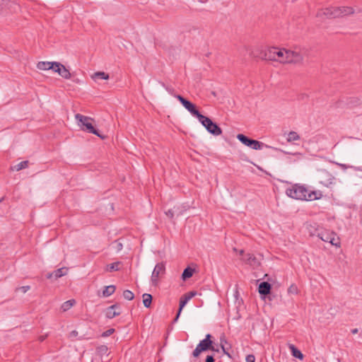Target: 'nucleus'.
Returning a JSON list of instances; mask_svg holds the SVG:
<instances>
[{"instance_id":"1","label":"nucleus","mask_w":362,"mask_h":362,"mask_svg":"<svg viewBox=\"0 0 362 362\" xmlns=\"http://www.w3.org/2000/svg\"><path fill=\"white\" fill-rule=\"evenodd\" d=\"M288 197L301 201H313L317 199V194L307 187L295 184L288 187L286 190Z\"/></svg>"},{"instance_id":"2","label":"nucleus","mask_w":362,"mask_h":362,"mask_svg":"<svg viewBox=\"0 0 362 362\" xmlns=\"http://www.w3.org/2000/svg\"><path fill=\"white\" fill-rule=\"evenodd\" d=\"M287 49L272 47L267 50L262 52L259 56L252 54L255 57H259L262 59H266L276 62L280 64H286Z\"/></svg>"},{"instance_id":"3","label":"nucleus","mask_w":362,"mask_h":362,"mask_svg":"<svg viewBox=\"0 0 362 362\" xmlns=\"http://www.w3.org/2000/svg\"><path fill=\"white\" fill-rule=\"evenodd\" d=\"M355 9L351 6H329L322 9V14L327 18H339L353 14Z\"/></svg>"},{"instance_id":"4","label":"nucleus","mask_w":362,"mask_h":362,"mask_svg":"<svg viewBox=\"0 0 362 362\" xmlns=\"http://www.w3.org/2000/svg\"><path fill=\"white\" fill-rule=\"evenodd\" d=\"M75 119L77 122L78 126L81 130L87 131L90 133L95 134L103 139L105 138V136L100 135L99 132L94 128L93 125V119L91 117L81 114H76L75 115Z\"/></svg>"},{"instance_id":"5","label":"nucleus","mask_w":362,"mask_h":362,"mask_svg":"<svg viewBox=\"0 0 362 362\" xmlns=\"http://www.w3.org/2000/svg\"><path fill=\"white\" fill-rule=\"evenodd\" d=\"M211 335L209 334H207L205 337V339L200 341L199 344L197 346L196 349L193 351V356L194 357H197L199 356V354L203 352L206 351L207 350H211L213 351H218V349H216L214 346V342L211 340Z\"/></svg>"},{"instance_id":"6","label":"nucleus","mask_w":362,"mask_h":362,"mask_svg":"<svg viewBox=\"0 0 362 362\" xmlns=\"http://www.w3.org/2000/svg\"><path fill=\"white\" fill-rule=\"evenodd\" d=\"M199 121L210 134L214 136H219L222 134L221 129L216 124L214 123L210 118L202 115L199 119Z\"/></svg>"},{"instance_id":"7","label":"nucleus","mask_w":362,"mask_h":362,"mask_svg":"<svg viewBox=\"0 0 362 362\" xmlns=\"http://www.w3.org/2000/svg\"><path fill=\"white\" fill-rule=\"evenodd\" d=\"M237 139L245 146H248L254 150H260L264 146L268 147V146L264 145L263 143L248 138L247 136H245L244 134H239L237 135Z\"/></svg>"},{"instance_id":"8","label":"nucleus","mask_w":362,"mask_h":362,"mask_svg":"<svg viewBox=\"0 0 362 362\" xmlns=\"http://www.w3.org/2000/svg\"><path fill=\"white\" fill-rule=\"evenodd\" d=\"M303 57L300 52L287 49L286 64H297L303 62Z\"/></svg>"},{"instance_id":"9","label":"nucleus","mask_w":362,"mask_h":362,"mask_svg":"<svg viewBox=\"0 0 362 362\" xmlns=\"http://www.w3.org/2000/svg\"><path fill=\"white\" fill-rule=\"evenodd\" d=\"M176 98L182 103V105L194 116L197 117L198 119L203 115L200 114L199 111L196 109L195 105L191 102L187 100L185 98L182 97L180 95L175 96Z\"/></svg>"},{"instance_id":"10","label":"nucleus","mask_w":362,"mask_h":362,"mask_svg":"<svg viewBox=\"0 0 362 362\" xmlns=\"http://www.w3.org/2000/svg\"><path fill=\"white\" fill-rule=\"evenodd\" d=\"M52 71L58 74L59 76H62L65 79H70L71 78V74L69 70L66 69L64 65L59 62H54Z\"/></svg>"},{"instance_id":"11","label":"nucleus","mask_w":362,"mask_h":362,"mask_svg":"<svg viewBox=\"0 0 362 362\" xmlns=\"http://www.w3.org/2000/svg\"><path fill=\"white\" fill-rule=\"evenodd\" d=\"M165 265L163 263H158L156 265L151 275V283L156 286L159 281L160 276L165 273Z\"/></svg>"},{"instance_id":"12","label":"nucleus","mask_w":362,"mask_h":362,"mask_svg":"<svg viewBox=\"0 0 362 362\" xmlns=\"http://www.w3.org/2000/svg\"><path fill=\"white\" fill-rule=\"evenodd\" d=\"M196 295H197V292L196 291H189V292L186 293L185 294H184L180 298V307H179L178 313H177V314L176 315V317H175V320H177L178 319V317H179V316H180L182 309L186 305L187 302L189 300H190Z\"/></svg>"},{"instance_id":"13","label":"nucleus","mask_w":362,"mask_h":362,"mask_svg":"<svg viewBox=\"0 0 362 362\" xmlns=\"http://www.w3.org/2000/svg\"><path fill=\"white\" fill-rule=\"evenodd\" d=\"M122 313L121 307L117 305H112L108 308H107L105 310V316L109 319H112L118 315H119Z\"/></svg>"},{"instance_id":"14","label":"nucleus","mask_w":362,"mask_h":362,"mask_svg":"<svg viewBox=\"0 0 362 362\" xmlns=\"http://www.w3.org/2000/svg\"><path fill=\"white\" fill-rule=\"evenodd\" d=\"M320 182L325 185L329 186L332 185L334 180V177L326 170H320L319 175Z\"/></svg>"},{"instance_id":"15","label":"nucleus","mask_w":362,"mask_h":362,"mask_svg":"<svg viewBox=\"0 0 362 362\" xmlns=\"http://www.w3.org/2000/svg\"><path fill=\"white\" fill-rule=\"evenodd\" d=\"M243 260L245 263L248 264L249 265L254 268L257 267L260 264L259 259H257L256 257L250 254L245 255L243 258Z\"/></svg>"},{"instance_id":"16","label":"nucleus","mask_w":362,"mask_h":362,"mask_svg":"<svg viewBox=\"0 0 362 362\" xmlns=\"http://www.w3.org/2000/svg\"><path fill=\"white\" fill-rule=\"evenodd\" d=\"M69 269L67 267H62L60 269H57L53 273L49 274L47 276L48 279L52 277H54L55 279L60 278L63 276H65L68 273Z\"/></svg>"},{"instance_id":"17","label":"nucleus","mask_w":362,"mask_h":362,"mask_svg":"<svg viewBox=\"0 0 362 362\" xmlns=\"http://www.w3.org/2000/svg\"><path fill=\"white\" fill-rule=\"evenodd\" d=\"M54 62H39L37 64V68L41 71H52Z\"/></svg>"},{"instance_id":"18","label":"nucleus","mask_w":362,"mask_h":362,"mask_svg":"<svg viewBox=\"0 0 362 362\" xmlns=\"http://www.w3.org/2000/svg\"><path fill=\"white\" fill-rule=\"evenodd\" d=\"M271 285L267 282H262L258 287V291L260 294L267 295L270 293Z\"/></svg>"},{"instance_id":"19","label":"nucleus","mask_w":362,"mask_h":362,"mask_svg":"<svg viewBox=\"0 0 362 362\" xmlns=\"http://www.w3.org/2000/svg\"><path fill=\"white\" fill-rule=\"evenodd\" d=\"M76 300L74 299H71L67 301L64 302L60 307V310L62 312L64 313L69 310L71 308H73L76 305Z\"/></svg>"},{"instance_id":"20","label":"nucleus","mask_w":362,"mask_h":362,"mask_svg":"<svg viewBox=\"0 0 362 362\" xmlns=\"http://www.w3.org/2000/svg\"><path fill=\"white\" fill-rule=\"evenodd\" d=\"M109 78V74L104 71H97L91 75V78L95 81H97L98 79L108 80Z\"/></svg>"},{"instance_id":"21","label":"nucleus","mask_w":362,"mask_h":362,"mask_svg":"<svg viewBox=\"0 0 362 362\" xmlns=\"http://www.w3.org/2000/svg\"><path fill=\"white\" fill-rule=\"evenodd\" d=\"M115 290L116 288L114 285L105 286L103 291L102 296L105 298L109 297L115 293Z\"/></svg>"},{"instance_id":"22","label":"nucleus","mask_w":362,"mask_h":362,"mask_svg":"<svg viewBox=\"0 0 362 362\" xmlns=\"http://www.w3.org/2000/svg\"><path fill=\"white\" fill-rule=\"evenodd\" d=\"M300 136L299 134L296 132H289L287 134H286V141L288 143H291V142H293V141H298L300 139Z\"/></svg>"},{"instance_id":"23","label":"nucleus","mask_w":362,"mask_h":362,"mask_svg":"<svg viewBox=\"0 0 362 362\" xmlns=\"http://www.w3.org/2000/svg\"><path fill=\"white\" fill-rule=\"evenodd\" d=\"M288 347L293 357L299 358L300 360L303 358V354L293 344H289Z\"/></svg>"},{"instance_id":"24","label":"nucleus","mask_w":362,"mask_h":362,"mask_svg":"<svg viewBox=\"0 0 362 362\" xmlns=\"http://www.w3.org/2000/svg\"><path fill=\"white\" fill-rule=\"evenodd\" d=\"M28 166V161L24 160V161H22L13 166H11V170L12 171H19L22 169L26 168Z\"/></svg>"},{"instance_id":"25","label":"nucleus","mask_w":362,"mask_h":362,"mask_svg":"<svg viewBox=\"0 0 362 362\" xmlns=\"http://www.w3.org/2000/svg\"><path fill=\"white\" fill-rule=\"evenodd\" d=\"M143 304L146 308H149L152 302V296L148 293H144L142 296Z\"/></svg>"},{"instance_id":"26","label":"nucleus","mask_w":362,"mask_h":362,"mask_svg":"<svg viewBox=\"0 0 362 362\" xmlns=\"http://www.w3.org/2000/svg\"><path fill=\"white\" fill-rule=\"evenodd\" d=\"M119 265H120V262H119L107 264L106 266L105 271L109 272H111L113 271H118L119 269Z\"/></svg>"},{"instance_id":"27","label":"nucleus","mask_w":362,"mask_h":362,"mask_svg":"<svg viewBox=\"0 0 362 362\" xmlns=\"http://www.w3.org/2000/svg\"><path fill=\"white\" fill-rule=\"evenodd\" d=\"M193 274H194V269L190 267H187L184 270V272L182 274V279L184 281H185L186 279L192 277Z\"/></svg>"},{"instance_id":"28","label":"nucleus","mask_w":362,"mask_h":362,"mask_svg":"<svg viewBox=\"0 0 362 362\" xmlns=\"http://www.w3.org/2000/svg\"><path fill=\"white\" fill-rule=\"evenodd\" d=\"M322 240L325 242H329L332 245H334L336 247H340V243L337 239H335L334 238H322Z\"/></svg>"},{"instance_id":"29","label":"nucleus","mask_w":362,"mask_h":362,"mask_svg":"<svg viewBox=\"0 0 362 362\" xmlns=\"http://www.w3.org/2000/svg\"><path fill=\"white\" fill-rule=\"evenodd\" d=\"M288 293L291 295H297L298 293V288L296 285L292 284L288 288Z\"/></svg>"},{"instance_id":"30","label":"nucleus","mask_w":362,"mask_h":362,"mask_svg":"<svg viewBox=\"0 0 362 362\" xmlns=\"http://www.w3.org/2000/svg\"><path fill=\"white\" fill-rule=\"evenodd\" d=\"M123 297L126 299V300H132L134 297V293L129 291V290H126L123 292Z\"/></svg>"},{"instance_id":"31","label":"nucleus","mask_w":362,"mask_h":362,"mask_svg":"<svg viewBox=\"0 0 362 362\" xmlns=\"http://www.w3.org/2000/svg\"><path fill=\"white\" fill-rule=\"evenodd\" d=\"M98 351L100 354H106L107 352V347L104 345L100 346L98 347Z\"/></svg>"},{"instance_id":"32","label":"nucleus","mask_w":362,"mask_h":362,"mask_svg":"<svg viewBox=\"0 0 362 362\" xmlns=\"http://www.w3.org/2000/svg\"><path fill=\"white\" fill-rule=\"evenodd\" d=\"M115 332V329H107V331L104 332L103 334H102V337H108V336H110L111 334H112L113 333Z\"/></svg>"},{"instance_id":"33","label":"nucleus","mask_w":362,"mask_h":362,"mask_svg":"<svg viewBox=\"0 0 362 362\" xmlns=\"http://www.w3.org/2000/svg\"><path fill=\"white\" fill-rule=\"evenodd\" d=\"M246 362H255V357L254 355H247L245 358Z\"/></svg>"},{"instance_id":"34","label":"nucleus","mask_w":362,"mask_h":362,"mask_svg":"<svg viewBox=\"0 0 362 362\" xmlns=\"http://www.w3.org/2000/svg\"><path fill=\"white\" fill-rule=\"evenodd\" d=\"M341 169L343 170H346L347 168H354V166H351V165H346V164H343V163H338L337 164ZM355 169H356L355 168Z\"/></svg>"},{"instance_id":"35","label":"nucleus","mask_w":362,"mask_h":362,"mask_svg":"<svg viewBox=\"0 0 362 362\" xmlns=\"http://www.w3.org/2000/svg\"><path fill=\"white\" fill-rule=\"evenodd\" d=\"M30 286H22L21 288H19V291H21L22 293H26L28 291L30 290Z\"/></svg>"},{"instance_id":"36","label":"nucleus","mask_w":362,"mask_h":362,"mask_svg":"<svg viewBox=\"0 0 362 362\" xmlns=\"http://www.w3.org/2000/svg\"><path fill=\"white\" fill-rule=\"evenodd\" d=\"M166 215L169 216L170 218H173L174 214L172 210H168L166 213Z\"/></svg>"},{"instance_id":"37","label":"nucleus","mask_w":362,"mask_h":362,"mask_svg":"<svg viewBox=\"0 0 362 362\" xmlns=\"http://www.w3.org/2000/svg\"><path fill=\"white\" fill-rule=\"evenodd\" d=\"M214 359L213 358V356H208L206 358V362H214Z\"/></svg>"},{"instance_id":"38","label":"nucleus","mask_w":362,"mask_h":362,"mask_svg":"<svg viewBox=\"0 0 362 362\" xmlns=\"http://www.w3.org/2000/svg\"><path fill=\"white\" fill-rule=\"evenodd\" d=\"M221 349H222L223 351L225 354H227V352L226 351L225 347H224L223 339H221Z\"/></svg>"},{"instance_id":"39","label":"nucleus","mask_w":362,"mask_h":362,"mask_svg":"<svg viewBox=\"0 0 362 362\" xmlns=\"http://www.w3.org/2000/svg\"><path fill=\"white\" fill-rule=\"evenodd\" d=\"M47 336H40L39 337V341H42L45 339Z\"/></svg>"},{"instance_id":"40","label":"nucleus","mask_w":362,"mask_h":362,"mask_svg":"<svg viewBox=\"0 0 362 362\" xmlns=\"http://www.w3.org/2000/svg\"><path fill=\"white\" fill-rule=\"evenodd\" d=\"M358 332V329H354L351 330L352 334H356Z\"/></svg>"},{"instance_id":"41","label":"nucleus","mask_w":362,"mask_h":362,"mask_svg":"<svg viewBox=\"0 0 362 362\" xmlns=\"http://www.w3.org/2000/svg\"><path fill=\"white\" fill-rule=\"evenodd\" d=\"M71 334H72L73 335H74V336H75V335H76L77 332H75V331H74V332H72V333H71Z\"/></svg>"},{"instance_id":"42","label":"nucleus","mask_w":362,"mask_h":362,"mask_svg":"<svg viewBox=\"0 0 362 362\" xmlns=\"http://www.w3.org/2000/svg\"><path fill=\"white\" fill-rule=\"evenodd\" d=\"M240 255H243V250H241V251L240 252Z\"/></svg>"}]
</instances>
